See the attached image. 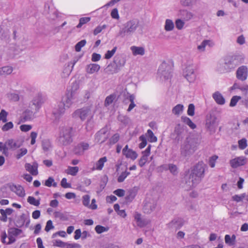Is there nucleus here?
Listing matches in <instances>:
<instances>
[{"label": "nucleus", "mask_w": 248, "mask_h": 248, "mask_svg": "<svg viewBox=\"0 0 248 248\" xmlns=\"http://www.w3.org/2000/svg\"><path fill=\"white\" fill-rule=\"evenodd\" d=\"M108 159L106 156L100 158L94 164L92 168L93 170H101L103 169L105 163L107 161Z\"/></svg>", "instance_id": "c85d7f7f"}, {"label": "nucleus", "mask_w": 248, "mask_h": 248, "mask_svg": "<svg viewBox=\"0 0 248 248\" xmlns=\"http://www.w3.org/2000/svg\"><path fill=\"white\" fill-rule=\"evenodd\" d=\"M27 153V149L26 148H21L18 152L17 154L16 155V157L17 159H19L24 155H25Z\"/></svg>", "instance_id": "338daca9"}, {"label": "nucleus", "mask_w": 248, "mask_h": 248, "mask_svg": "<svg viewBox=\"0 0 248 248\" xmlns=\"http://www.w3.org/2000/svg\"><path fill=\"white\" fill-rule=\"evenodd\" d=\"M25 236L23 231L19 229L12 227L8 230V235L5 232L1 234V241L3 244L10 245L14 243L16 238H22Z\"/></svg>", "instance_id": "20e7f679"}, {"label": "nucleus", "mask_w": 248, "mask_h": 248, "mask_svg": "<svg viewBox=\"0 0 248 248\" xmlns=\"http://www.w3.org/2000/svg\"><path fill=\"white\" fill-rule=\"evenodd\" d=\"M215 46L214 42L211 39H204L197 46V49L200 52H204L206 47H212Z\"/></svg>", "instance_id": "f3484780"}, {"label": "nucleus", "mask_w": 248, "mask_h": 248, "mask_svg": "<svg viewBox=\"0 0 248 248\" xmlns=\"http://www.w3.org/2000/svg\"><path fill=\"white\" fill-rule=\"evenodd\" d=\"M139 25V21L137 19H132L126 22L124 27L121 28L118 35L122 37H124L126 34H131L138 28Z\"/></svg>", "instance_id": "0eeeda50"}, {"label": "nucleus", "mask_w": 248, "mask_h": 248, "mask_svg": "<svg viewBox=\"0 0 248 248\" xmlns=\"http://www.w3.org/2000/svg\"><path fill=\"white\" fill-rule=\"evenodd\" d=\"M184 106L182 104H178L173 108L172 113L175 115H179L182 113L184 110Z\"/></svg>", "instance_id": "c9c22d12"}, {"label": "nucleus", "mask_w": 248, "mask_h": 248, "mask_svg": "<svg viewBox=\"0 0 248 248\" xmlns=\"http://www.w3.org/2000/svg\"><path fill=\"white\" fill-rule=\"evenodd\" d=\"M37 112H35L34 110L30 108L26 109L22 113V117L24 121H31L34 118V114Z\"/></svg>", "instance_id": "5701e85b"}, {"label": "nucleus", "mask_w": 248, "mask_h": 248, "mask_svg": "<svg viewBox=\"0 0 248 248\" xmlns=\"http://www.w3.org/2000/svg\"><path fill=\"white\" fill-rule=\"evenodd\" d=\"M123 155L128 159H130L132 160H135L138 156L137 153L129 148L128 145H126L122 150Z\"/></svg>", "instance_id": "dca6fc26"}, {"label": "nucleus", "mask_w": 248, "mask_h": 248, "mask_svg": "<svg viewBox=\"0 0 248 248\" xmlns=\"http://www.w3.org/2000/svg\"><path fill=\"white\" fill-rule=\"evenodd\" d=\"M13 71V68L11 66H5L0 67L1 76H6L10 75Z\"/></svg>", "instance_id": "473e14b6"}, {"label": "nucleus", "mask_w": 248, "mask_h": 248, "mask_svg": "<svg viewBox=\"0 0 248 248\" xmlns=\"http://www.w3.org/2000/svg\"><path fill=\"white\" fill-rule=\"evenodd\" d=\"M156 205V200L153 199H146L143 208V212L146 214H150L154 211Z\"/></svg>", "instance_id": "f8f14e48"}, {"label": "nucleus", "mask_w": 248, "mask_h": 248, "mask_svg": "<svg viewBox=\"0 0 248 248\" xmlns=\"http://www.w3.org/2000/svg\"><path fill=\"white\" fill-rule=\"evenodd\" d=\"M241 97L240 96L235 95L232 97L231 99L230 103V106L231 107H234L236 105L237 102L239 100L241 99Z\"/></svg>", "instance_id": "de8ad7c7"}, {"label": "nucleus", "mask_w": 248, "mask_h": 248, "mask_svg": "<svg viewBox=\"0 0 248 248\" xmlns=\"http://www.w3.org/2000/svg\"><path fill=\"white\" fill-rule=\"evenodd\" d=\"M23 143V141L20 140H9L6 141V150H15L17 148H19Z\"/></svg>", "instance_id": "4be33fe9"}, {"label": "nucleus", "mask_w": 248, "mask_h": 248, "mask_svg": "<svg viewBox=\"0 0 248 248\" xmlns=\"http://www.w3.org/2000/svg\"><path fill=\"white\" fill-rule=\"evenodd\" d=\"M175 24L176 28L179 30H181L183 28L185 22L180 19H177L175 20Z\"/></svg>", "instance_id": "680f3d73"}, {"label": "nucleus", "mask_w": 248, "mask_h": 248, "mask_svg": "<svg viewBox=\"0 0 248 248\" xmlns=\"http://www.w3.org/2000/svg\"><path fill=\"white\" fill-rule=\"evenodd\" d=\"M216 68L217 71L220 73H226L230 72L225 62H218Z\"/></svg>", "instance_id": "7c9ffc66"}, {"label": "nucleus", "mask_w": 248, "mask_h": 248, "mask_svg": "<svg viewBox=\"0 0 248 248\" xmlns=\"http://www.w3.org/2000/svg\"><path fill=\"white\" fill-rule=\"evenodd\" d=\"M27 201L31 204L38 206L40 204L39 201L36 200L33 197L29 196L27 199Z\"/></svg>", "instance_id": "bf43d9fd"}, {"label": "nucleus", "mask_w": 248, "mask_h": 248, "mask_svg": "<svg viewBox=\"0 0 248 248\" xmlns=\"http://www.w3.org/2000/svg\"><path fill=\"white\" fill-rule=\"evenodd\" d=\"M86 44V41L85 40H82L79 41L75 46V50L77 52L80 51L81 48L85 46Z\"/></svg>", "instance_id": "8fccbe9b"}, {"label": "nucleus", "mask_w": 248, "mask_h": 248, "mask_svg": "<svg viewBox=\"0 0 248 248\" xmlns=\"http://www.w3.org/2000/svg\"><path fill=\"white\" fill-rule=\"evenodd\" d=\"M79 170L78 167H71L69 166L67 169L65 170V172L69 175L72 176H75Z\"/></svg>", "instance_id": "58836bf2"}, {"label": "nucleus", "mask_w": 248, "mask_h": 248, "mask_svg": "<svg viewBox=\"0 0 248 248\" xmlns=\"http://www.w3.org/2000/svg\"><path fill=\"white\" fill-rule=\"evenodd\" d=\"M198 138L188 137L181 143L180 148V155L182 157H189L197 150L199 145Z\"/></svg>", "instance_id": "7ed1b4c3"}, {"label": "nucleus", "mask_w": 248, "mask_h": 248, "mask_svg": "<svg viewBox=\"0 0 248 248\" xmlns=\"http://www.w3.org/2000/svg\"><path fill=\"white\" fill-rule=\"evenodd\" d=\"M248 77V67L242 65L238 68L236 71V78L242 81H245Z\"/></svg>", "instance_id": "4468645a"}, {"label": "nucleus", "mask_w": 248, "mask_h": 248, "mask_svg": "<svg viewBox=\"0 0 248 248\" xmlns=\"http://www.w3.org/2000/svg\"><path fill=\"white\" fill-rule=\"evenodd\" d=\"M8 115L7 112L4 109H2L0 112V121H1L3 123H6L7 121V117Z\"/></svg>", "instance_id": "5fc2aeb1"}, {"label": "nucleus", "mask_w": 248, "mask_h": 248, "mask_svg": "<svg viewBox=\"0 0 248 248\" xmlns=\"http://www.w3.org/2000/svg\"><path fill=\"white\" fill-rule=\"evenodd\" d=\"M218 125L217 118L211 114L207 115L205 120V127L211 134L214 133Z\"/></svg>", "instance_id": "1a4fd4ad"}, {"label": "nucleus", "mask_w": 248, "mask_h": 248, "mask_svg": "<svg viewBox=\"0 0 248 248\" xmlns=\"http://www.w3.org/2000/svg\"><path fill=\"white\" fill-rule=\"evenodd\" d=\"M212 97L217 104L223 105L225 103V99L222 94L218 91L215 92L212 94Z\"/></svg>", "instance_id": "cd10ccee"}, {"label": "nucleus", "mask_w": 248, "mask_h": 248, "mask_svg": "<svg viewBox=\"0 0 248 248\" xmlns=\"http://www.w3.org/2000/svg\"><path fill=\"white\" fill-rule=\"evenodd\" d=\"M236 58L237 56L234 55L227 57L224 59V62L228 66V68H229L230 72L238 64V63L236 62Z\"/></svg>", "instance_id": "aec40b11"}, {"label": "nucleus", "mask_w": 248, "mask_h": 248, "mask_svg": "<svg viewBox=\"0 0 248 248\" xmlns=\"http://www.w3.org/2000/svg\"><path fill=\"white\" fill-rule=\"evenodd\" d=\"M240 91L242 92V95L244 97H247L248 95V85H242V87H241Z\"/></svg>", "instance_id": "774afa93"}, {"label": "nucleus", "mask_w": 248, "mask_h": 248, "mask_svg": "<svg viewBox=\"0 0 248 248\" xmlns=\"http://www.w3.org/2000/svg\"><path fill=\"white\" fill-rule=\"evenodd\" d=\"M146 138H147L150 142H154L157 141V138L154 135L153 131L148 129L145 135Z\"/></svg>", "instance_id": "4c0bfd02"}, {"label": "nucleus", "mask_w": 248, "mask_h": 248, "mask_svg": "<svg viewBox=\"0 0 248 248\" xmlns=\"http://www.w3.org/2000/svg\"><path fill=\"white\" fill-rule=\"evenodd\" d=\"M108 227H105L100 225H97L95 228L96 232L98 233H101L103 232H107L108 230Z\"/></svg>", "instance_id": "4d7b16f0"}, {"label": "nucleus", "mask_w": 248, "mask_h": 248, "mask_svg": "<svg viewBox=\"0 0 248 248\" xmlns=\"http://www.w3.org/2000/svg\"><path fill=\"white\" fill-rule=\"evenodd\" d=\"M196 0H181V3L184 6H192L194 4Z\"/></svg>", "instance_id": "6e6d98bb"}, {"label": "nucleus", "mask_w": 248, "mask_h": 248, "mask_svg": "<svg viewBox=\"0 0 248 248\" xmlns=\"http://www.w3.org/2000/svg\"><path fill=\"white\" fill-rule=\"evenodd\" d=\"M171 66L167 62H163L158 68L157 78L162 80L169 79L171 77Z\"/></svg>", "instance_id": "6e6552de"}, {"label": "nucleus", "mask_w": 248, "mask_h": 248, "mask_svg": "<svg viewBox=\"0 0 248 248\" xmlns=\"http://www.w3.org/2000/svg\"><path fill=\"white\" fill-rule=\"evenodd\" d=\"M10 222H11L13 221L15 223L16 226L17 227H21L24 224L25 222V220H24V218H9Z\"/></svg>", "instance_id": "e433bc0d"}, {"label": "nucleus", "mask_w": 248, "mask_h": 248, "mask_svg": "<svg viewBox=\"0 0 248 248\" xmlns=\"http://www.w3.org/2000/svg\"><path fill=\"white\" fill-rule=\"evenodd\" d=\"M171 224L172 226H174L176 228H180L183 225L181 218H176L173 219Z\"/></svg>", "instance_id": "c03bdc74"}, {"label": "nucleus", "mask_w": 248, "mask_h": 248, "mask_svg": "<svg viewBox=\"0 0 248 248\" xmlns=\"http://www.w3.org/2000/svg\"><path fill=\"white\" fill-rule=\"evenodd\" d=\"M151 145H148L145 150L142 152V156L139 160V165L140 167H143L147 162L151 152Z\"/></svg>", "instance_id": "6ab92c4d"}, {"label": "nucleus", "mask_w": 248, "mask_h": 248, "mask_svg": "<svg viewBox=\"0 0 248 248\" xmlns=\"http://www.w3.org/2000/svg\"><path fill=\"white\" fill-rule=\"evenodd\" d=\"M45 185L48 187H50L52 186L56 187L57 186V183L54 182V180L53 178L50 177L46 181Z\"/></svg>", "instance_id": "052dcab7"}, {"label": "nucleus", "mask_w": 248, "mask_h": 248, "mask_svg": "<svg viewBox=\"0 0 248 248\" xmlns=\"http://www.w3.org/2000/svg\"><path fill=\"white\" fill-rule=\"evenodd\" d=\"M115 98V95L114 94H110L107 96L105 101V106H108L111 104L114 99Z\"/></svg>", "instance_id": "603ef678"}, {"label": "nucleus", "mask_w": 248, "mask_h": 248, "mask_svg": "<svg viewBox=\"0 0 248 248\" xmlns=\"http://www.w3.org/2000/svg\"><path fill=\"white\" fill-rule=\"evenodd\" d=\"M90 196L89 195H83L82 197V202L84 206L89 208L90 206Z\"/></svg>", "instance_id": "49530a36"}, {"label": "nucleus", "mask_w": 248, "mask_h": 248, "mask_svg": "<svg viewBox=\"0 0 248 248\" xmlns=\"http://www.w3.org/2000/svg\"><path fill=\"white\" fill-rule=\"evenodd\" d=\"M100 69V66L96 63H90L85 67V71L89 74L97 73Z\"/></svg>", "instance_id": "a878e982"}, {"label": "nucleus", "mask_w": 248, "mask_h": 248, "mask_svg": "<svg viewBox=\"0 0 248 248\" xmlns=\"http://www.w3.org/2000/svg\"><path fill=\"white\" fill-rule=\"evenodd\" d=\"M114 62L119 66V68L120 69L122 67L124 66L125 61L123 58H118L114 60Z\"/></svg>", "instance_id": "e2e57ef3"}, {"label": "nucleus", "mask_w": 248, "mask_h": 248, "mask_svg": "<svg viewBox=\"0 0 248 248\" xmlns=\"http://www.w3.org/2000/svg\"><path fill=\"white\" fill-rule=\"evenodd\" d=\"M38 165L36 162H33L32 164L26 163L25 165V170L33 176L38 175Z\"/></svg>", "instance_id": "412c9836"}, {"label": "nucleus", "mask_w": 248, "mask_h": 248, "mask_svg": "<svg viewBox=\"0 0 248 248\" xmlns=\"http://www.w3.org/2000/svg\"><path fill=\"white\" fill-rule=\"evenodd\" d=\"M205 165L202 162L197 164L185 175L184 179L188 188L195 187L204 177Z\"/></svg>", "instance_id": "f03ea898"}, {"label": "nucleus", "mask_w": 248, "mask_h": 248, "mask_svg": "<svg viewBox=\"0 0 248 248\" xmlns=\"http://www.w3.org/2000/svg\"><path fill=\"white\" fill-rule=\"evenodd\" d=\"M38 133L35 131H32L30 134V138L31 140V144L34 145L36 142V139L37 137Z\"/></svg>", "instance_id": "69168bd1"}, {"label": "nucleus", "mask_w": 248, "mask_h": 248, "mask_svg": "<svg viewBox=\"0 0 248 248\" xmlns=\"http://www.w3.org/2000/svg\"><path fill=\"white\" fill-rule=\"evenodd\" d=\"M78 60H74L72 61H71L67 64V65L64 67L63 70V77H67L69 76L71 71H72L73 67L75 64L77 63Z\"/></svg>", "instance_id": "b1692460"}, {"label": "nucleus", "mask_w": 248, "mask_h": 248, "mask_svg": "<svg viewBox=\"0 0 248 248\" xmlns=\"http://www.w3.org/2000/svg\"><path fill=\"white\" fill-rule=\"evenodd\" d=\"M182 120L186 124L188 125L191 129H194L196 127V125L192 121L187 117H182Z\"/></svg>", "instance_id": "a19ab883"}, {"label": "nucleus", "mask_w": 248, "mask_h": 248, "mask_svg": "<svg viewBox=\"0 0 248 248\" xmlns=\"http://www.w3.org/2000/svg\"><path fill=\"white\" fill-rule=\"evenodd\" d=\"M139 140L140 141L139 145V147L140 149L144 148L147 145V139L144 135H142L139 137Z\"/></svg>", "instance_id": "37998d69"}, {"label": "nucleus", "mask_w": 248, "mask_h": 248, "mask_svg": "<svg viewBox=\"0 0 248 248\" xmlns=\"http://www.w3.org/2000/svg\"><path fill=\"white\" fill-rule=\"evenodd\" d=\"M78 88V84L73 83L72 90L63 96L62 101L53 109L52 114L56 119H59L64 113L66 109L71 107L74 102L77 101L78 95L76 91Z\"/></svg>", "instance_id": "f257e3e1"}, {"label": "nucleus", "mask_w": 248, "mask_h": 248, "mask_svg": "<svg viewBox=\"0 0 248 248\" xmlns=\"http://www.w3.org/2000/svg\"><path fill=\"white\" fill-rule=\"evenodd\" d=\"M248 162L247 158L244 156L236 157L230 161L231 166L232 168H237L245 165Z\"/></svg>", "instance_id": "2eb2a0df"}, {"label": "nucleus", "mask_w": 248, "mask_h": 248, "mask_svg": "<svg viewBox=\"0 0 248 248\" xmlns=\"http://www.w3.org/2000/svg\"><path fill=\"white\" fill-rule=\"evenodd\" d=\"M11 190L15 193L18 196L23 197L25 195V192L23 187L20 185H11L10 186Z\"/></svg>", "instance_id": "bb28decb"}, {"label": "nucleus", "mask_w": 248, "mask_h": 248, "mask_svg": "<svg viewBox=\"0 0 248 248\" xmlns=\"http://www.w3.org/2000/svg\"><path fill=\"white\" fill-rule=\"evenodd\" d=\"M43 103L41 96L38 94L35 96L29 104V108L32 109L35 112H38Z\"/></svg>", "instance_id": "ddd939ff"}, {"label": "nucleus", "mask_w": 248, "mask_h": 248, "mask_svg": "<svg viewBox=\"0 0 248 248\" xmlns=\"http://www.w3.org/2000/svg\"><path fill=\"white\" fill-rule=\"evenodd\" d=\"M120 70L119 66L114 61L113 63L109 64L107 66L106 72L109 74H113L118 72Z\"/></svg>", "instance_id": "c756f323"}, {"label": "nucleus", "mask_w": 248, "mask_h": 248, "mask_svg": "<svg viewBox=\"0 0 248 248\" xmlns=\"http://www.w3.org/2000/svg\"><path fill=\"white\" fill-rule=\"evenodd\" d=\"M175 27L173 21L170 19H167L165 20L164 24V30L166 31H172Z\"/></svg>", "instance_id": "72a5a7b5"}, {"label": "nucleus", "mask_w": 248, "mask_h": 248, "mask_svg": "<svg viewBox=\"0 0 248 248\" xmlns=\"http://www.w3.org/2000/svg\"><path fill=\"white\" fill-rule=\"evenodd\" d=\"M130 174V172L127 170H125L119 176L117 179L118 182L119 183L123 182Z\"/></svg>", "instance_id": "a18cd8bd"}, {"label": "nucleus", "mask_w": 248, "mask_h": 248, "mask_svg": "<svg viewBox=\"0 0 248 248\" xmlns=\"http://www.w3.org/2000/svg\"><path fill=\"white\" fill-rule=\"evenodd\" d=\"M130 49L132 55L134 56L138 55L143 56L145 53V48L143 46H133L130 47Z\"/></svg>", "instance_id": "393cba45"}, {"label": "nucleus", "mask_w": 248, "mask_h": 248, "mask_svg": "<svg viewBox=\"0 0 248 248\" xmlns=\"http://www.w3.org/2000/svg\"><path fill=\"white\" fill-rule=\"evenodd\" d=\"M32 125L30 124H22L20 126L19 128L20 130L24 132H27L29 131L32 129Z\"/></svg>", "instance_id": "0e129e2a"}, {"label": "nucleus", "mask_w": 248, "mask_h": 248, "mask_svg": "<svg viewBox=\"0 0 248 248\" xmlns=\"http://www.w3.org/2000/svg\"><path fill=\"white\" fill-rule=\"evenodd\" d=\"M53 245L54 246L65 248L66 242H64L60 240H55L53 241Z\"/></svg>", "instance_id": "3c124183"}, {"label": "nucleus", "mask_w": 248, "mask_h": 248, "mask_svg": "<svg viewBox=\"0 0 248 248\" xmlns=\"http://www.w3.org/2000/svg\"><path fill=\"white\" fill-rule=\"evenodd\" d=\"M14 127V124L12 122H9L5 123L2 127L1 129L3 131H7L9 130L12 129Z\"/></svg>", "instance_id": "13d9d810"}, {"label": "nucleus", "mask_w": 248, "mask_h": 248, "mask_svg": "<svg viewBox=\"0 0 248 248\" xmlns=\"http://www.w3.org/2000/svg\"><path fill=\"white\" fill-rule=\"evenodd\" d=\"M7 97L10 100L14 102H16L19 100L18 94L16 93H9L7 94Z\"/></svg>", "instance_id": "79ce46f5"}, {"label": "nucleus", "mask_w": 248, "mask_h": 248, "mask_svg": "<svg viewBox=\"0 0 248 248\" xmlns=\"http://www.w3.org/2000/svg\"><path fill=\"white\" fill-rule=\"evenodd\" d=\"M89 149V144L85 142H81L75 146L74 152L78 155H82L84 152Z\"/></svg>", "instance_id": "a211bd4d"}, {"label": "nucleus", "mask_w": 248, "mask_h": 248, "mask_svg": "<svg viewBox=\"0 0 248 248\" xmlns=\"http://www.w3.org/2000/svg\"><path fill=\"white\" fill-rule=\"evenodd\" d=\"M72 127L69 126L61 127L58 138L59 143L64 146L70 144L72 142Z\"/></svg>", "instance_id": "423d86ee"}, {"label": "nucleus", "mask_w": 248, "mask_h": 248, "mask_svg": "<svg viewBox=\"0 0 248 248\" xmlns=\"http://www.w3.org/2000/svg\"><path fill=\"white\" fill-rule=\"evenodd\" d=\"M168 167L169 170L172 174L176 175L178 173V168L175 165L173 164H169Z\"/></svg>", "instance_id": "864d4df0"}, {"label": "nucleus", "mask_w": 248, "mask_h": 248, "mask_svg": "<svg viewBox=\"0 0 248 248\" xmlns=\"http://www.w3.org/2000/svg\"><path fill=\"white\" fill-rule=\"evenodd\" d=\"M109 137L108 128L104 127L98 131L94 136V140L97 143H102L105 142Z\"/></svg>", "instance_id": "9b49d317"}, {"label": "nucleus", "mask_w": 248, "mask_h": 248, "mask_svg": "<svg viewBox=\"0 0 248 248\" xmlns=\"http://www.w3.org/2000/svg\"><path fill=\"white\" fill-rule=\"evenodd\" d=\"M94 113L90 107H84L76 110L72 114L73 118L80 119L83 121L87 119V124H89L93 117Z\"/></svg>", "instance_id": "39448f33"}, {"label": "nucleus", "mask_w": 248, "mask_h": 248, "mask_svg": "<svg viewBox=\"0 0 248 248\" xmlns=\"http://www.w3.org/2000/svg\"><path fill=\"white\" fill-rule=\"evenodd\" d=\"M42 146L43 149L45 152L50 150L52 148L51 143L48 140H44L42 142Z\"/></svg>", "instance_id": "ea45409f"}, {"label": "nucleus", "mask_w": 248, "mask_h": 248, "mask_svg": "<svg viewBox=\"0 0 248 248\" xmlns=\"http://www.w3.org/2000/svg\"><path fill=\"white\" fill-rule=\"evenodd\" d=\"M133 223L134 225L141 228L146 226L148 222L145 218H135Z\"/></svg>", "instance_id": "f704fd0d"}, {"label": "nucleus", "mask_w": 248, "mask_h": 248, "mask_svg": "<svg viewBox=\"0 0 248 248\" xmlns=\"http://www.w3.org/2000/svg\"><path fill=\"white\" fill-rule=\"evenodd\" d=\"M180 16L183 18L185 21H188L193 18V14L187 10H182L179 11Z\"/></svg>", "instance_id": "2f4dec72"}, {"label": "nucleus", "mask_w": 248, "mask_h": 248, "mask_svg": "<svg viewBox=\"0 0 248 248\" xmlns=\"http://www.w3.org/2000/svg\"><path fill=\"white\" fill-rule=\"evenodd\" d=\"M238 147L241 150H244L247 147V140L245 138H243L238 140Z\"/></svg>", "instance_id": "09e8293b"}, {"label": "nucleus", "mask_w": 248, "mask_h": 248, "mask_svg": "<svg viewBox=\"0 0 248 248\" xmlns=\"http://www.w3.org/2000/svg\"><path fill=\"white\" fill-rule=\"evenodd\" d=\"M183 76L189 82H194L196 78L194 66L192 65L186 66L183 70Z\"/></svg>", "instance_id": "9d476101"}]
</instances>
